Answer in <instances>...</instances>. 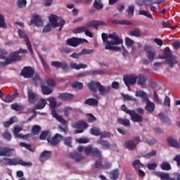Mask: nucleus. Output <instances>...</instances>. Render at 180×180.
<instances>
[{
    "label": "nucleus",
    "mask_w": 180,
    "mask_h": 180,
    "mask_svg": "<svg viewBox=\"0 0 180 180\" xmlns=\"http://www.w3.org/2000/svg\"><path fill=\"white\" fill-rule=\"evenodd\" d=\"M121 109L123 112H125V113H127V115H129L131 117V120L132 122H134V123H139V122H143V115H144V109L141 108H137L136 112L134 110H129V108H127L126 105H122L121 106Z\"/></svg>",
    "instance_id": "f257e3e1"
},
{
    "label": "nucleus",
    "mask_w": 180,
    "mask_h": 180,
    "mask_svg": "<svg viewBox=\"0 0 180 180\" xmlns=\"http://www.w3.org/2000/svg\"><path fill=\"white\" fill-rule=\"evenodd\" d=\"M108 24L103 20H93L86 24V26L79 27L73 30V33H85L87 27H94L98 30L99 26H107Z\"/></svg>",
    "instance_id": "f03ea898"
},
{
    "label": "nucleus",
    "mask_w": 180,
    "mask_h": 180,
    "mask_svg": "<svg viewBox=\"0 0 180 180\" xmlns=\"http://www.w3.org/2000/svg\"><path fill=\"white\" fill-rule=\"evenodd\" d=\"M158 58H160V60H166L167 65L171 68H172L175 64L178 63L176 56L172 55L169 47H166L164 50L163 55H160Z\"/></svg>",
    "instance_id": "7ed1b4c3"
},
{
    "label": "nucleus",
    "mask_w": 180,
    "mask_h": 180,
    "mask_svg": "<svg viewBox=\"0 0 180 180\" xmlns=\"http://www.w3.org/2000/svg\"><path fill=\"white\" fill-rule=\"evenodd\" d=\"M101 37L103 43H106L107 46L108 44H123V39L119 37V35L116 32H113L112 34L102 33Z\"/></svg>",
    "instance_id": "20e7f679"
},
{
    "label": "nucleus",
    "mask_w": 180,
    "mask_h": 180,
    "mask_svg": "<svg viewBox=\"0 0 180 180\" xmlns=\"http://www.w3.org/2000/svg\"><path fill=\"white\" fill-rule=\"evenodd\" d=\"M1 162L4 164V165H22V167H32V162H25L22 159H19L18 158H4L1 159Z\"/></svg>",
    "instance_id": "39448f33"
},
{
    "label": "nucleus",
    "mask_w": 180,
    "mask_h": 180,
    "mask_svg": "<svg viewBox=\"0 0 180 180\" xmlns=\"http://www.w3.org/2000/svg\"><path fill=\"white\" fill-rule=\"evenodd\" d=\"M144 51L148 59H143V64H151L154 61V58H155V49L151 46L145 45Z\"/></svg>",
    "instance_id": "423d86ee"
},
{
    "label": "nucleus",
    "mask_w": 180,
    "mask_h": 180,
    "mask_svg": "<svg viewBox=\"0 0 180 180\" xmlns=\"http://www.w3.org/2000/svg\"><path fill=\"white\" fill-rule=\"evenodd\" d=\"M22 56H19V52L16 51L9 55V58H7L4 62L0 61V68H5L6 65L15 63V61H20Z\"/></svg>",
    "instance_id": "0eeeda50"
},
{
    "label": "nucleus",
    "mask_w": 180,
    "mask_h": 180,
    "mask_svg": "<svg viewBox=\"0 0 180 180\" xmlns=\"http://www.w3.org/2000/svg\"><path fill=\"white\" fill-rule=\"evenodd\" d=\"M86 155H92L96 158H102V152L98 148H93L92 146H88L84 148Z\"/></svg>",
    "instance_id": "6e6552de"
},
{
    "label": "nucleus",
    "mask_w": 180,
    "mask_h": 180,
    "mask_svg": "<svg viewBox=\"0 0 180 180\" xmlns=\"http://www.w3.org/2000/svg\"><path fill=\"white\" fill-rule=\"evenodd\" d=\"M18 36H20L21 39H24L30 54H33V48H32V44L30 43V39H29V37H27V34H25V32H23V31L21 30H18Z\"/></svg>",
    "instance_id": "1a4fd4ad"
},
{
    "label": "nucleus",
    "mask_w": 180,
    "mask_h": 180,
    "mask_svg": "<svg viewBox=\"0 0 180 180\" xmlns=\"http://www.w3.org/2000/svg\"><path fill=\"white\" fill-rule=\"evenodd\" d=\"M21 75L24 78H32L34 75V69L30 66H25L21 70Z\"/></svg>",
    "instance_id": "9d476101"
},
{
    "label": "nucleus",
    "mask_w": 180,
    "mask_h": 180,
    "mask_svg": "<svg viewBox=\"0 0 180 180\" xmlns=\"http://www.w3.org/2000/svg\"><path fill=\"white\" fill-rule=\"evenodd\" d=\"M15 149L8 147H0V157H13Z\"/></svg>",
    "instance_id": "9b49d317"
},
{
    "label": "nucleus",
    "mask_w": 180,
    "mask_h": 180,
    "mask_svg": "<svg viewBox=\"0 0 180 180\" xmlns=\"http://www.w3.org/2000/svg\"><path fill=\"white\" fill-rule=\"evenodd\" d=\"M86 41V39H82L77 37L70 38L67 40L68 46H70L71 47H77L79 46V44H82Z\"/></svg>",
    "instance_id": "f8f14e48"
},
{
    "label": "nucleus",
    "mask_w": 180,
    "mask_h": 180,
    "mask_svg": "<svg viewBox=\"0 0 180 180\" xmlns=\"http://www.w3.org/2000/svg\"><path fill=\"white\" fill-rule=\"evenodd\" d=\"M124 82L127 88H130V85H134L137 82V77L131 75L124 77Z\"/></svg>",
    "instance_id": "ddd939ff"
},
{
    "label": "nucleus",
    "mask_w": 180,
    "mask_h": 180,
    "mask_svg": "<svg viewBox=\"0 0 180 180\" xmlns=\"http://www.w3.org/2000/svg\"><path fill=\"white\" fill-rule=\"evenodd\" d=\"M63 136L61 134H56L53 137L51 138H48L47 139V141L48 143H50V144H51V146H58V144L63 140Z\"/></svg>",
    "instance_id": "4468645a"
},
{
    "label": "nucleus",
    "mask_w": 180,
    "mask_h": 180,
    "mask_svg": "<svg viewBox=\"0 0 180 180\" xmlns=\"http://www.w3.org/2000/svg\"><path fill=\"white\" fill-rule=\"evenodd\" d=\"M27 96L28 102L32 104L36 103V102H37V101L39 100V96H37L36 93H34L33 90H32V89H28Z\"/></svg>",
    "instance_id": "2eb2a0df"
},
{
    "label": "nucleus",
    "mask_w": 180,
    "mask_h": 180,
    "mask_svg": "<svg viewBox=\"0 0 180 180\" xmlns=\"http://www.w3.org/2000/svg\"><path fill=\"white\" fill-rule=\"evenodd\" d=\"M51 64L52 67H55V68H62L64 71H67V70H68V63L65 61H52Z\"/></svg>",
    "instance_id": "dca6fc26"
},
{
    "label": "nucleus",
    "mask_w": 180,
    "mask_h": 180,
    "mask_svg": "<svg viewBox=\"0 0 180 180\" xmlns=\"http://www.w3.org/2000/svg\"><path fill=\"white\" fill-rule=\"evenodd\" d=\"M60 18L54 14L49 16V22L53 27H58L60 26Z\"/></svg>",
    "instance_id": "f3484780"
},
{
    "label": "nucleus",
    "mask_w": 180,
    "mask_h": 180,
    "mask_svg": "<svg viewBox=\"0 0 180 180\" xmlns=\"http://www.w3.org/2000/svg\"><path fill=\"white\" fill-rule=\"evenodd\" d=\"M30 23L31 25H35L37 27H39V26H43V20L39 15H33L32 19L30 20Z\"/></svg>",
    "instance_id": "a211bd4d"
},
{
    "label": "nucleus",
    "mask_w": 180,
    "mask_h": 180,
    "mask_svg": "<svg viewBox=\"0 0 180 180\" xmlns=\"http://www.w3.org/2000/svg\"><path fill=\"white\" fill-rule=\"evenodd\" d=\"M96 143L98 146H101L102 150H109L110 148V142L108 140L98 139Z\"/></svg>",
    "instance_id": "6ab92c4d"
},
{
    "label": "nucleus",
    "mask_w": 180,
    "mask_h": 180,
    "mask_svg": "<svg viewBox=\"0 0 180 180\" xmlns=\"http://www.w3.org/2000/svg\"><path fill=\"white\" fill-rule=\"evenodd\" d=\"M101 84L99 82H91L88 84V87L89 88L90 91H91V92L96 94V92L99 91V88H101Z\"/></svg>",
    "instance_id": "aec40b11"
},
{
    "label": "nucleus",
    "mask_w": 180,
    "mask_h": 180,
    "mask_svg": "<svg viewBox=\"0 0 180 180\" xmlns=\"http://www.w3.org/2000/svg\"><path fill=\"white\" fill-rule=\"evenodd\" d=\"M145 110L148 112V113H153L154 110H155V104L153 102L150 101L148 98L146 101Z\"/></svg>",
    "instance_id": "412c9836"
},
{
    "label": "nucleus",
    "mask_w": 180,
    "mask_h": 180,
    "mask_svg": "<svg viewBox=\"0 0 180 180\" xmlns=\"http://www.w3.org/2000/svg\"><path fill=\"white\" fill-rule=\"evenodd\" d=\"M58 99L61 101H72L74 99V94L70 93H58Z\"/></svg>",
    "instance_id": "4be33fe9"
},
{
    "label": "nucleus",
    "mask_w": 180,
    "mask_h": 180,
    "mask_svg": "<svg viewBox=\"0 0 180 180\" xmlns=\"http://www.w3.org/2000/svg\"><path fill=\"white\" fill-rule=\"evenodd\" d=\"M112 89V87L110 86H103L101 84L98 92L101 96H105L106 95H108V94H110V90Z\"/></svg>",
    "instance_id": "5701e85b"
},
{
    "label": "nucleus",
    "mask_w": 180,
    "mask_h": 180,
    "mask_svg": "<svg viewBox=\"0 0 180 180\" xmlns=\"http://www.w3.org/2000/svg\"><path fill=\"white\" fill-rule=\"evenodd\" d=\"M46 105H47V101H46V99L41 98L40 102H38L34 105L32 110L36 112V110L44 109V108H46Z\"/></svg>",
    "instance_id": "b1692460"
},
{
    "label": "nucleus",
    "mask_w": 180,
    "mask_h": 180,
    "mask_svg": "<svg viewBox=\"0 0 180 180\" xmlns=\"http://www.w3.org/2000/svg\"><path fill=\"white\" fill-rule=\"evenodd\" d=\"M52 153L51 151L44 150L41 153L39 160L41 162H44L51 158Z\"/></svg>",
    "instance_id": "393cba45"
},
{
    "label": "nucleus",
    "mask_w": 180,
    "mask_h": 180,
    "mask_svg": "<svg viewBox=\"0 0 180 180\" xmlns=\"http://www.w3.org/2000/svg\"><path fill=\"white\" fill-rule=\"evenodd\" d=\"M51 115L53 117L56 118V120L61 123V124H67V121L63 118L60 115L57 114V112H56V108H51Z\"/></svg>",
    "instance_id": "a878e982"
},
{
    "label": "nucleus",
    "mask_w": 180,
    "mask_h": 180,
    "mask_svg": "<svg viewBox=\"0 0 180 180\" xmlns=\"http://www.w3.org/2000/svg\"><path fill=\"white\" fill-rule=\"evenodd\" d=\"M167 141L169 147H173V148H179L180 147L179 142H178L176 139H174L172 136H169Z\"/></svg>",
    "instance_id": "bb28decb"
},
{
    "label": "nucleus",
    "mask_w": 180,
    "mask_h": 180,
    "mask_svg": "<svg viewBox=\"0 0 180 180\" xmlns=\"http://www.w3.org/2000/svg\"><path fill=\"white\" fill-rule=\"evenodd\" d=\"M72 127L74 129H86L88 127V123L84 121H78L73 124Z\"/></svg>",
    "instance_id": "cd10ccee"
},
{
    "label": "nucleus",
    "mask_w": 180,
    "mask_h": 180,
    "mask_svg": "<svg viewBox=\"0 0 180 180\" xmlns=\"http://www.w3.org/2000/svg\"><path fill=\"white\" fill-rule=\"evenodd\" d=\"M111 23L114 24V25H126L127 26H131V25H133V23L131 22H130V20H111Z\"/></svg>",
    "instance_id": "c85d7f7f"
},
{
    "label": "nucleus",
    "mask_w": 180,
    "mask_h": 180,
    "mask_svg": "<svg viewBox=\"0 0 180 180\" xmlns=\"http://www.w3.org/2000/svg\"><path fill=\"white\" fill-rule=\"evenodd\" d=\"M159 177L160 179L163 180H180V174L178 175L176 178L175 177H169V174L165 173V174H160L159 175Z\"/></svg>",
    "instance_id": "c756f323"
},
{
    "label": "nucleus",
    "mask_w": 180,
    "mask_h": 180,
    "mask_svg": "<svg viewBox=\"0 0 180 180\" xmlns=\"http://www.w3.org/2000/svg\"><path fill=\"white\" fill-rule=\"evenodd\" d=\"M70 67L73 70H81V68H83V69L87 68L88 65L84 63L77 64L75 63H70Z\"/></svg>",
    "instance_id": "7c9ffc66"
},
{
    "label": "nucleus",
    "mask_w": 180,
    "mask_h": 180,
    "mask_svg": "<svg viewBox=\"0 0 180 180\" xmlns=\"http://www.w3.org/2000/svg\"><path fill=\"white\" fill-rule=\"evenodd\" d=\"M119 175H120L119 169H113L109 173L110 179L111 180H117L119 178Z\"/></svg>",
    "instance_id": "2f4dec72"
},
{
    "label": "nucleus",
    "mask_w": 180,
    "mask_h": 180,
    "mask_svg": "<svg viewBox=\"0 0 180 180\" xmlns=\"http://www.w3.org/2000/svg\"><path fill=\"white\" fill-rule=\"evenodd\" d=\"M124 146L128 150L133 151V150H136L137 144H136L133 141H127L125 142Z\"/></svg>",
    "instance_id": "473e14b6"
},
{
    "label": "nucleus",
    "mask_w": 180,
    "mask_h": 180,
    "mask_svg": "<svg viewBox=\"0 0 180 180\" xmlns=\"http://www.w3.org/2000/svg\"><path fill=\"white\" fill-rule=\"evenodd\" d=\"M135 95L138 98H142L143 102H146L147 100H148V96H147V93H146L143 90L136 91Z\"/></svg>",
    "instance_id": "72a5a7b5"
},
{
    "label": "nucleus",
    "mask_w": 180,
    "mask_h": 180,
    "mask_svg": "<svg viewBox=\"0 0 180 180\" xmlns=\"http://www.w3.org/2000/svg\"><path fill=\"white\" fill-rule=\"evenodd\" d=\"M70 158L72 160H75L77 162L81 161L82 160V155H81L79 153L77 152H72L69 154Z\"/></svg>",
    "instance_id": "f704fd0d"
},
{
    "label": "nucleus",
    "mask_w": 180,
    "mask_h": 180,
    "mask_svg": "<svg viewBox=\"0 0 180 180\" xmlns=\"http://www.w3.org/2000/svg\"><path fill=\"white\" fill-rule=\"evenodd\" d=\"M85 105H89V106H98L99 101L95 98H88L84 101Z\"/></svg>",
    "instance_id": "c9c22d12"
},
{
    "label": "nucleus",
    "mask_w": 180,
    "mask_h": 180,
    "mask_svg": "<svg viewBox=\"0 0 180 180\" xmlns=\"http://www.w3.org/2000/svg\"><path fill=\"white\" fill-rule=\"evenodd\" d=\"M48 102H49L50 109H56L57 107V99L54 97H49L47 98Z\"/></svg>",
    "instance_id": "e433bc0d"
},
{
    "label": "nucleus",
    "mask_w": 180,
    "mask_h": 180,
    "mask_svg": "<svg viewBox=\"0 0 180 180\" xmlns=\"http://www.w3.org/2000/svg\"><path fill=\"white\" fill-rule=\"evenodd\" d=\"M137 84L141 86H144V85H146V83L147 82V78L143 75H139L137 77Z\"/></svg>",
    "instance_id": "4c0bfd02"
},
{
    "label": "nucleus",
    "mask_w": 180,
    "mask_h": 180,
    "mask_svg": "<svg viewBox=\"0 0 180 180\" xmlns=\"http://www.w3.org/2000/svg\"><path fill=\"white\" fill-rule=\"evenodd\" d=\"M119 46V44H108L105 46V50H112V51H122V48L119 46Z\"/></svg>",
    "instance_id": "58836bf2"
},
{
    "label": "nucleus",
    "mask_w": 180,
    "mask_h": 180,
    "mask_svg": "<svg viewBox=\"0 0 180 180\" xmlns=\"http://www.w3.org/2000/svg\"><path fill=\"white\" fill-rule=\"evenodd\" d=\"M41 92L44 95H50L53 92V90H51V89H50V87H49L44 84L41 85Z\"/></svg>",
    "instance_id": "ea45409f"
},
{
    "label": "nucleus",
    "mask_w": 180,
    "mask_h": 180,
    "mask_svg": "<svg viewBox=\"0 0 180 180\" xmlns=\"http://www.w3.org/2000/svg\"><path fill=\"white\" fill-rule=\"evenodd\" d=\"M101 132V129L96 127H94L90 129V134L92 136H96V137L101 136L102 134Z\"/></svg>",
    "instance_id": "a19ab883"
},
{
    "label": "nucleus",
    "mask_w": 180,
    "mask_h": 180,
    "mask_svg": "<svg viewBox=\"0 0 180 180\" xmlns=\"http://www.w3.org/2000/svg\"><path fill=\"white\" fill-rule=\"evenodd\" d=\"M129 36H134V37H140L141 36V32H140V29L139 27L134 28L129 32Z\"/></svg>",
    "instance_id": "79ce46f5"
},
{
    "label": "nucleus",
    "mask_w": 180,
    "mask_h": 180,
    "mask_svg": "<svg viewBox=\"0 0 180 180\" xmlns=\"http://www.w3.org/2000/svg\"><path fill=\"white\" fill-rule=\"evenodd\" d=\"M11 108L12 109V110H15V112H22V110L25 109V107L18 104L17 103H15L13 104H11Z\"/></svg>",
    "instance_id": "37998d69"
},
{
    "label": "nucleus",
    "mask_w": 180,
    "mask_h": 180,
    "mask_svg": "<svg viewBox=\"0 0 180 180\" xmlns=\"http://www.w3.org/2000/svg\"><path fill=\"white\" fill-rule=\"evenodd\" d=\"M2 137L6 141H11V140H12V135L9 133L8 129H6L4 132H3Z\"/></svg>",
    "instance_id": "c03bdc74"
},
{
    "label": "nucleus",
    "mask_w": 180,
    "mask_h": 180,
    "mask_svg": "<svg viewBox=\"0 0 180 180\" xmlns=\"http://www.w3.org/2000/svg\"><path fill=\"white\" fill-rule=\"evenodd\" d=\"M160 168L161 169H162L163 171H171V165H169V163L167 161L163 162L161 165H160Z\"/></svg>",
    "instance_id": "a18cd8bd"
},
{
    "label": "nucleus",
    "mask_w": 180,
    "mask_h": 180,
    "mask_svg": "<svg viewBox=\"0 0 180 180\" xmlns=\"http://www.w3.org/2000/svg\"><path fill=\"white\" fill-rule=\"evenodd\" d=\"M117 123L122 124V126H130V120L128 119L118 118Z\"/></svg>",
    "instance_id": "49530a36"
},
{
    "label": "nucleus",
    "mask_w": 180,
    "mask_h": 180,
    "mask_svg": "<svg viewBox=\"0 0 180 180\" xmlns=\"http://www.w3.org/2000/svg\"><path fill=\"white\" fill-rule=\"evenodd\" d=\"M41 131V127L39 125H34L32 128V133L34 136H37Z\"/></svg>",
    "instance_id": "de8ad7c7"
},
{
    "label": "nucleus",
    "mask_w": 180,
    "mask_h": 180,
    "mask_svg": "<svg viewBox=\"0 0 180 180\" xmlns=\"http://www.w3.org/2000/svg\"><path fill=\"white\" fill-rule=\"evenodd\" d=\"M132 167H134L135 169H139V168H143L144 165L140 162V160H135L132 163Z\"/></svg>",
    "instance_id": "09e8293b"
},
{
    "label": "nucleus",
    "mask_w": 180,
    "mask_h": 180,
    "mask_svg": "<svg viewBox=\"0 0 180 180\" xmlns=\"http://www.w3.org/2000/svg\"><path fill=\"white\" fill-rule=\"evenodd\" d=\"M158 116L160 118L161 122H163L164 123H171L169 117H168V116L165 115L164 113L160 112L158 114Z\"/></svg>",
    "instance_id": "8fccbe9b"
},
{
    "label": "nucleus",
    "mask_w": 180,
    "mask_h": 180,
    "mask_svg": "<svg viewBox=\"0 0 180 180\" xmlns=\"http://www.w3.org/2000/svg\"><path fill=\"white\" fill-rule=\"evenodd\" d=\"M127 12L128 13V18H133L134 16V6H129Z\"/></svg>",
    "instance_id": "3c124183"
},
{
    "label": "nucleus",
    "mask_w": 180,
    "mask_h": 180,
    "mask_svg": "<svg viewBox=\"0 0 180 180\" xmlns=\"http://www.w3.org/2000/svg\"><path fill=\"white\" fill-rule=\"evenodd\" d=\"M64 144L68 146V147H72V137L68 136L63 139Z\"/></svg>",
    "instance_id": "603ef678"
},
{
    "label": "nucleus",
    "mask_w": 180,
    "mask_h": 180,
    "mask_svg": "<svg viewBox=\"0 0 180 180\" xmlns=\"http://www.w3.org/2000/svg\"><path fill=\"white\" fill-rule=\"evenodd\" d=\"M72 87L75 89H82V88H84V84L79 82H74L72 83Z\"/></svg>",
    "instance_id": "864d4df0"
},
{
    "label": "nucleus",
    "mask_w": 180,
    "mask_h": 180,
    "mask_svg": "<svg viewBox=\"0 0 180 180\" xmlns=\"http://www.w3.org/2000/svg\"><path fill=\"white\" fill-rule=\"evenodd\" d=\"M26 5H27V1L26 0H18L17 3V6L19 9H22V8H26Z\"/></svg>",
    "instance_id": "5fc2aeb1"
},
{
    "label": "nucleus",
    "mask_w": 180,
    "mask_h": 180,
    "mask_svg": "<svg viewBox=\"0 0 180 180\" xmlns=\"http://www.w3.org/2000/svg\"><path fill=\"white\" fill-rule=\"evenodd\" d=\"M121 96H122V98L124 101H133L134 102L137 101V98H133V97L130 96V95H129V94H124L122 93V94H121Z\"/></svg>",
    "instance_id": "6e6d98bb"
},
{
    "label": "nucleus",
    "mask_w": 180,
    "mask_h": 180,
    "mask_svg": "<svg viewBox=\"0 0 180 180\" xmlns=\"http://www.w3.org/2000/svg\"><path fill=\"white\" fill-rule=\"evenodd\" d=\"M139 15H142V16H146L149 19H153V15L148 12L144 10L139 11Z\"/></svg>",
    "instance_id": "4d7b16f0"
},
{
    "label": "nucleus",
    "mask_w": 180,
    "mask_h": 180,
    "mask_svg": "<svg viewBox=\"0 0 180 180\" xmlns=\"http://www.w3.org/2000/svg\"><path fill=\"white\" fill-rule=\"evenodd\" d=\"M41 81H43V82H46L48 86H56V81H54L53 79H43Z\"/></svg>",
    "instance_id": "13d9d810"
},
{
    "label": "nucleus",
    "mask_w": 180,
    "mask_h": 180,
    "mask_svg": "<svg viewBox=\"0 0 180 180\" xmlns=\"http://www.w3.org/2000/svg\"><path fill=\"white\" fill-rule=\"evenodd\" d=\"M125 44L127 47H131L134 44V41L129 37H125Z\"/></svg>",
    "instance_id": "bf43d9fd"
},
{
    "label": "nucleus",
    "mask_w": 180,
    "mask_h": 180,
    "mask_svg": "<svg viewBox=\"0 0 180 180\" xmlns=\"http://www.w3.org/2000/svg\"><path fill=\"white\" fill-rule=\"evenodd\" d=\"M94 8H95V9H96L97 11H99L100 9H102V8H103V5L101 4L100 1H98L97 0H95L94 3Z\"/></svg>",
    "instance_id": "052dcab7"
},
{
    "label": "nucleus",
    "mask_w": 180,
    "mask_h": 180,
    "mask_svg": "<svg viewBox=\"0 0 180 180\" xmlns=\"http://www.w3.org/2000/svg\"><path fill=\"white\" fill-rule=\"evenodd\" d=\"M88 75H91V70L79 73L76 75V77L77 78H82L84 77H88Z\"/></svg>",
    "instance_id": "680f3d73"
},
{
    "label": "nucleus",
    "mask_w": 180,
    "mask_h": 180,
    "mask_svg": "<svg viewBox=\"0 0 180 180\" xmlns=\"http://www.w3.org/2000/svg\"><path fill=\"white\" fill-rule=\"evenodd\" d=\"M14 99H15V97L12 96H8L7 97H5L4 98H1L3 102H5L6 103H11V102H13Z\"/></svg>",
    "instance_id": "e2e57ef3"
},
{
    "label": "nucleus",
    "mask_w": 180,
    "mask_h": 180,
    "mask_svg": "<svg viewBox=\"0 0 180 180\" xmlns=\"http://www.w3.org/2000/svg\"><path fill=\"white\" fill-rule=\"evenodd\" d=\"M105 71L103 70H90V75H103Z\"/></svg>",
    "instance_id": "0e129e2a"
},
{
    "label": "nucleus",
    "mask_w": 180,
    "mask_h": 180,
    "mask_svg": "<svg viewBox=\"0 0 180 180\" xmlns=\"http://www.w3.org/2000/svg\"><path fill=\"white\" fill-rule=\"evenodd\" d=\"M163 105L164 106H167V108L171 106V99H169L168 96L165 97Z\"/></svg>",
    "instance_id": "69168bd1"
},
{
    "label": "nucleus",
    "mask_w": 180,
    "mask_h": 180,
    "mask_svg": "<svg viewBox=\"0 0 180 180\" xmlns=\"http://www.w3.org/2000/svg\"><path fill=\"white\" fill-rule=\"evenodd\" d=\"M94 49H84L82 50V51L80 52L82 56H84V54H92V53H94Z\"/></svg>",
    "instance_id": "338daca9"
},
{
    "label": "nucleus",
    "mask_w": 180,
    "mask_h": 180,
    "mask_svg": "<svg viewBox=\"0 0 180 180\" xmlns=\"http://www.w3.org/2000/svg\"><path fill=\"white\" fill-rule=\"evenodd\" d=\"M173 160L176 162L177 167H180V154L176 155Z\"/></svg>",
    "instance_id": "774afa93"
}]
</instances>
